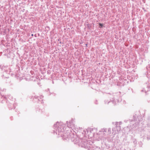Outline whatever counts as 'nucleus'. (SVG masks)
Masks as SVG:
<instances>
[{
    "instance_id": "obj_1",
    "label": "nucleus",
    "mask_w": 150,
    "mask_h": 150,
    "mask_svg": "<svg viewBox=\"0 0 150 150\" xmlns=\"http://www.w3.org/2000/svg\"><path fill=\"white\" fill-rule=\"evenodd\" d=\"M65 125L62 122H57L53 126V132L58 134L59 137H61L63 138L64 137H66V135L68 138H71V141L74 142L75 144H78L79 146L84 148H88V150H100L99 147L94 145L90 144L91 143H93L90 140L86 141L83 140L81 138H79L76 135L73 134L72 133H69L68 134L64 133L66 129Z\"/></svg>"
},
{
    "instance_id": "obj_2",
    "label": "nucleus",
    "mask_w": 150,
    "mask_h": 150,
    "mask_svg": "<svg viewBox=\"0 0 150 150\" xmlns=\"http://www.w3.org/2000/svg\"><path fill=\"white\" fill-rule=\"evenodd\" d=\"M96 130L95 129L88 128L84 130L82 133L83 134L85 137L91 138L94 136V131Z\"/></svg>"
},
{
    "instance_id": "obj_3",
    "label": "nucleus",
    "mask_w": 150,
    "mask_h": 150,
    "mask_svg": "<svg viewBox=\"0 0 150 150\" xmlns=\"http://www.w3.org/2000/svg\"><path fill=\"white\" fill-rule=\"evenodd\" d=\"M108 97L109 98H110V100H111V102H112V103L114 104V103H115V104H116L117 102L118 103L119 102H121L122 103H125V101L124 100L123 101V102H122V100L121 101L119 99H118L117 98L116 96H115L113 97V96L112 95H108Z\"/></svg>"
},
{
    "instance_id": "obj_4",
    "label": "nucleus",
    "mask_w": 150,
    "mask_h": 150,
    "mask_svg": "<svg viewBox=\"0 0 150 150\" xmlns=\"http://www.w3.org/2000/svg\"><path fill=\"white\" fill-rule=\"evenodd\" d=\"M73 119H72L69 122L67 121V124L68 128H72L74 125V122Z\"/></svg>"
},
{
    "instance_id": "obj_5",
    "label": "nucleus",
    "mask_w": 150,
    "mask_h": 150,
    "mask_svg": "<svg viewBox=\"0 0 150 150\" xmlns=\"http://www.w3.org/2000/svg\"><path fill=\"white\" fill-rule=\"evenodd\" d=\"M107 129L106 128H104L100 130H99V135L102 134L103 135H105V133L107 132Z\"/></svg>"
},
{
    "instance_id": "obj_6",
    "label": "nucleus",
    "mask_w": 150,
    "mask_h": 150,
    "mask_svg": "<svg viewBox=\"0 0 150 150\" xmlns=\"http://www.w3.org/2000/svg\"><path fill=\"white\" fill-rule=\"evenodd\" d=\"M139 123L138 122H136L134 124H133L132 126L134 130L138 128V125Z\"/></svg>"
},
{
    "instance_id": "obj_7",
    "label": "nucleus",
    "mask_w": 150,
    "mask_h": 150,
    "mask_svg": "<svg viewBox=\"0 0 150 150\" xmlns=\"http://www.w3.org/2000/svg\"><path fill=\"white\" fill-rule=\"evenodd\" d=\"M12 97L11 96L9 95L8 96H4V95L2 96H1V98H3L4 99H6L8 98H9L10 99H11Z\"/></svg>"
},
{
    "instance_id": "obj_8",
    "label": "nucleus",
    "mask_w": 150,
    "mask_h": 150,
    "mask_svg": "<svg viewBox=\"0 0 150 150\" xmlns=\"http://www.w3.org/2000/svg\"><path fill=\"white\" fill-rule=\"evenodd\" d=\"M116 132L115 133H119V132L121 130V129L120 126H119L117 127H116Z\"/></svg>"
},
{
    "instance_id": "obj_9",
    "label": "nucleus",
    "mask_w": 150,
    "mask_h": 150,
    "mask_svg": "<svg viewBox=\"0 0 150 150\" xmlns=\"http://www.w3.org/2000/svg\"><path fill=\"white\" fill-rule=\"evenodd\" d=\"M43 96L42 95L40 96V97H39V96H34V98L35 99H38V100L39 101H40V100L39 98H40V99H42L43 98Z\"/></svg>"
},
{
    "instance_id": "obj_10",
    "label": "nucleus",
    "mask_w": 150,
    "mask_h": 150,
    "mask_svg": "<svg viewBox=\"0 0 150 150\" xmlns=\"http://www.w3.org/2000/svg\"><path fill=\"white\" fill-rule=\"evenodd\" d=\"M138 144L139 145V147H142V146L143 144V143L141 141H140L138 142Z\"/></svg>"
},
{
    "instance_id": "obj_11",
    "label": "nucleus",
    "mask_w": 150,
    "mask_h": 150,
    "mask_svg": "<svg viewBox=\"0 0 150 150\" xmlns=\"http://www.w3.org/2000/svg\"><path fill=\"white\" fill-rule=\"evenodd\" d=\"M5 67L2 68V70L4 71L5 72H6V73H9V71H8V70H7V69H5Z\"/></svg>"
},
{
    "instance_id": "obj_12",
    "label": "nucleus",
    "mask_w": 150,
    "mask_h": 150,
    "mask_svg": "<svg viewBox=\"0 0 150 150\" xmlns=\"http://www.w3.org/2000/svg\"><path fill=\"white\" fill-rule=\"evenodd\" d=\"M121 124H122V123L121 122H116L115 124L116 127L119 126V125H121Z\"/></svg>"
},
{
    "instance_id": "obj_13",
    "label": "nucleus",
    "mask_w": 150,
    "mask_h": 150,
    "mask_svg": "<svg viewBox=\"0 0 150 150\" xmlns=\"http://www.w3.org/2000/svg\"><path fill=\"white\" fill-rule=\"evenodd\" d=\"M10 106L11 107L13 106V107H14L13 105L12 104H11V105H10ZM8 107L10 109H11L13 108H11V107H10L9 106V105H8ZM15 109V107H13V109Z\"/></svg>"
},
{
    "instance_id": "obj_14",
    "label": "nucleus",
    "mask_w": 150,
    "mask_h": 150,
    "mask_svg": "<svg viewBox=\"0 0 150 150\" xmlns=\"http://www.w3.org/2000/svg\"><path fill=\"white\" fill-rule=\"evenodd\" d=\"M99 26H100V28H102L103 27V25L101 23H99Z\"/></svg>"
},
{
    "instance_id": "obj_15",
    "label": "nucleus",
    "mask_w": 150,
    "mask_h": 150,
    "mask_svg": "<svg viewBox=\"0 0 150 150\" xmlns=\"http://www.w3.org/2000/svg\"><path fill=\"white\" fill-rule=\"evenodd\" d=\"M110 101H109L108 100H105V104L107 103L108 104L109 103H110Z\"/></svg>"
},
{
    "instance_id": "obj_16",
    "label": "nucleus",
    "mask_w": 150,
    "mask_h": 150,
    "mask_svg": "<svg viewBox=\"0 0 150 150\" xmlns=\"http://www.w3.org/2000/svg\"><path fill=\"white\" fill-rule=\"evenodd\" d=\"M108 134H110L111 133V129H110V128H108Z\"/></svg>"
},
{
    "instance_id": "obj_17",
    "label": "nucleus",
    "mask_w": 150,
    "mask_h": 150,
    "mask_svg": "<svg viewBox=\"0 0 150 150\" xmlns=\"http://www.w3.org/2000/svg\"><path fill=\"white\" fill-rule=\"evenodd\" d=\"M133 142L134 143V144H136L137 143V140L136 139H133Z\"/></svg>"
},
{
    "instance_id": "obj_18",
    "label": "nucleus",
    "mask_w": 150,
    "mask_h": 150,
    "mask_svg": "<svg viewBox=\"0 0 150 150\" xmlns=\"http://www.w3.org/2000/svg\"><path fill=\"white\" fill-rule=\"evenodd\" d=\"M87 27L89 29L90 28V26L89 24H87Z\"/></svg>"
},
{
    "instance_id": "obj_19",
    "label": "nucleus",
    "mask_w": 150,
    "mask_h": 150,
    "mask_svg": "<svg viewBox=\"0 0 150 150\" xmlns=\"http://www.w3.org/2000/svg\"><path fill=\"white\" fill-rule=\"evenodd\" d=\"M43 100H42L41 101V103H43Z\"/></svg>"
},
{
    "instance_id": "obj_20",
    "label": "nucleus",
    "mask_w": 150,
    "mask_h": 150,
    "mask_svg": "<svg viewBox=\"0 0 150 150\" xmlns=\"http://www.w3.org/2000/svg\"><path fill=\"white\" fill-rule=\"evenodd\" d=\"M46 28H48V29H49V27H46Z\"/></svg>"
},
{
    "instance_id": "obj_21",
    "label": "nucleus",
    "mask_w": 150,
    "mask_h": 150,
    "mask_svg": "<svg viewBox=\"0 0 150 150\" xmlns=\"http://www.w3.org/2000/svg\"><path fill=\"white\" fill-rule=\"evenodd\" d=\"M1 100V99L0 98V101H1V102L3 103V102H2V101Z\"/></svg>"
},
{
    "instance_id": "obj_22",
    "label": "nucleus",
    "mask_w": 150,
    "mask_h": 150,
    "mask_svg": "<svg viewBox=\"0 0 150 150\" xmlns=\"http://www.w3.org/2000/svg\"><path fill=\"white\" fill-rule=\"evenodd\" d=\"M41 110H39V112H41Z\"/></svg>"
},
{
    "instance_id": "obj_23",
    "label": "nucleus",
    "mask_w": 150,
    "mask_h": 150,
    "mask_svg": "<svg viewBox=\"0 0 150 150\" xmlns=\"http://www.w3.org/2000/svg\"><path fill=\"white\" fill-rule=\"evenodd\" d=\"M136 120L135 119H134V121H135Z\"/></svg>"
},
{
    "instance_id": "obj_24",
    "label": "nucleus",
    "mask_w": 150,
    "mask_h": 150,
    "mask_svg": "<svg viewBox=\"0 0 150 150\" xmlns=\"http://www.w3.org/2000/svg\"><path fill=\"white\" fill-rule=\"evenodd\" d=\"M32 36H33V34H32Z\"/></svg>"
},
{
    "instance_id": "obj_25",
    "label": "nucleus",
    "mask_w": 150,
    "mask_h": 150,
    "mask_svg": "<svg viewBox=\"0 0 150 150\" xmlns=\"http://www.w3.org/2000/svg\"><path fill=\"white\" fill-rule=\"evenodd\" d=\"M95 103L96 104H97V103H96V102Z\"/></svg>"
},
{
    "instance_id": "obj_26",
    "label": "nucleus",
    "mask_w": 150,
    "mask_h": 150,
    "mask_svg": "<svg viewBox=\"0 0 150 150\" xmlns=\"http://www.w3.org/2000/svg\"><path fill=\"white\" fill-rule=\"evenodd\" d=\"M150 119V118H149V120Z\"/></svg>"
}]
</instances>
